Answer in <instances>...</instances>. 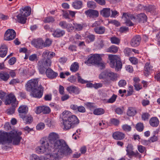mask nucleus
I'll list each match as a JSON object with an SVG mask.
<instances>
[{
  "label": "nucleus",
  "instance_id": "63",
  "mask_svg": "<svg viewBox=\"0 0 160 160\" xmlns=\"http://www.w3.org/2000/svg\"><path fill=\"white\" fill-rule=\"evenodd\" d=\"M138 150L141 153L143 152L145 150V148L142 145H139L138 146Z\"/></svg>",
  "mask_w": 160,
  "mask_h": 160
},
{
  "label": "nucleus",
  "instance_id": "25",
  "mask_svg": "<svg viewBox=\"0 0 160 160\" xmlns=\"http://www.w3.org/2000/svg\"><path fill=\"white\" fill-rule=\"evenodd\" d=\"M153 70V67L149 63H147L145 66L144 74L147 76Z\"/></svg>",
  "mask_w": 160,
  "mask_h": 160
},
{
  "label": "nucleus",
  "instance_id": "21",
  "mask_svg": "<svg viewBox=\"0 0 160 160\" xmlns=\"http://www.w3.org/2000/svg\"><path fill=\"white\" fill-rule=\"evenodd\" d=\"M85 13L87 15L91 18H97L99 15L98 12L94 10L89 9L86 11Z\"/></svg>",
  "mask_w": 160,
  "mask_h": 160
},
{
  "label": "nucleus",
  "instance_id": "30",
  "mask_svg": "<svg viewBox=\"0 0 160 160\" xmlns=\"http://www.w3.org/2000/svg\"><path fill=\"white\" fill-rule=\"evenodd\" d=\"M83 3L82 1L75 0L72 3V7L75 9H79L82 7Z\"/></svg>",
  "mask_w": 160,
  "mask_h": 160
},
{
  "label": "nucleus",
  "instance_id": "6",
  "mask_svg": "<svg viewBox=\"0 0 160 160\" xmlns=\"http://www.w3.org/2000/svg\"><path fill=\"white\" fill-rule=\"evenodd\" d=\"M108 57L111 67L115 68V70L118 71L122 68V64L119 57L116 55L112 54L109 55Z\"/></svg>",
  "mask_w": 160,
  "mask_h": 160
},
{
  "label": "nucleus",
  "instance_id": "49",
  "mask_svg": "<svg viewBox=\"0 0 160 160\" xmlns=\"http://www.w3.org/2000/svg\"><path fill=\"white\" fill-rule=\"evenodd\" d=\"M122 128L123 131L126 132H130L132 129L131 126L127 124L123 125L122 126Z\"/></svg>",
  "mask_w": 160,
  "mask_h": 160
},
{
  "label": "nucleus",
  "instance_id": "42",
  "mask_svg": "<svg viewBox=\"0 0 160 160\" xmlns=\"http://www.w3.org/2000/svg\"><path fill=\"white\" fill-rule=\"evenodd\" d=\"M87 6L89 8L94 9L96 7V3L94 1H90L87 2Z\"/></svg>",
  "mask_w": 160,
  "mask_h": 160
},
{
  "label": "nucleus",
  "instance_id": "64",
  "mask_svg": "<svg viewBox=\"0 0 160 160\" xmlns=\"http://www.w3.org/2000/svg\"><path fill=\"white\" fill-rule=\"evenodd\" d=\"M67 23L65 21H62L60 22L59 25L63 28H65L67 26Z\"/></svg>",
  "mask_w": 160,
  "mask_h": 160
},
{
  "label": "nucleus",
  "instance_id": "27",
  "mask_svg": "<svg viewBox=\"0 0 160 160\" xmlns=\"http://www.w3.org/2000/svg\"><path fill=\"white\" fill-rule=\"evenodd\" d=\"M149 122L152 127H156L158 125L159 121L157 117H153L150 119Z\"/></svg>",
  "mask_w": 160,
  "mask_h": 160
},
{
  "label": "nucleus",
  "instance_id": "24",
  "mask_svg": "<svg viewBox=\"0 0 160 160\" xmlns=\"http://www.w3.org/2000/svg\"><path fill=\"white\" fill-rule=\"evenodd\" d=\"M8 47L6 45L2 44L0 48V57L1 58L5 57L8 52Z\"/></svg>",
  "mask_w": 160,
  "mask_h": 160
},
{
  "label": "nucleus",
  "instance_id": "22",
  "mask_svg": "<svg viewBox=\"0 0 160 160\" xmlns=\"http://www.w3.org/2000/svg\"><path fill=\"white\" fill-rule=\"evenodd\" d=\"M20 12L22 15L27 17L31 14V8L28 6H26L25 7H22L20 10Z\"/></svg>",
  "mask_w": 160,
  "mask_h": 160
},
{
  "label": "nucleus",
  "instance_id": "61",
  "mask_svg": "<svg viewBox=\"0 0 160 160\" xmlns=\"http://www.w3.org/2000/svg\"><path fill=\"white\" fill-rule=\"evenodd\" d=\"M133 85L135 89L137 91H138L142 88V86L138 83H134Z\"/></svg>",
  "mask_w": 160,
  "mask_h": 160
},
{
  "label": "nucleus",
  "instance_id": "35",
  "mask_svg": "<svg viewBox=\"0 0 160 160\" xmlns=\"http://www.w3.org/2000/svg\"><path fill=\"white\" fill-rule=\"evenodd\" d=\"M94 30L95 32L99 34H101L104 33L105 31V28L104 27L100 26L98 27H95Z\"/></svg>",
  "mask_w": 160,
  "mask_h": 160
},
{
  "label": "nucleus",
  "instance_id": "17",
  "mask_svg": "<svg viewBox=\"0 0 160 160\" xmlns=\"http://www.w3.org/2000/svg\"><path fill=\"white\" fill-rule=\"evenodd\" d=\"M69 113L67 114V117L68 119V120L70 121V123L72 124L73 125L77 124L79 123V120L77 117L75 115H72L71 112L68 111Z\"/></svg>",
  "mask_w": 160,
  "mask_h": 160
},
{
  "label": "nucleus",
  "instance_id": "29",
  "mask_svg": "<svg viewBox=\"0 0 160 160\" xmlns=\"http://www.w3.org/2000/svg\"><path fill=\"white\" fill-rule=\"evenodd\" d=\"M9 78V74L7 72L4 71L0 72V80L6 82L8 81Z\"/></svg>",
  "mask_w": 160,
  "mask_h": 160
},
{
  "label": "nucleus",
  "instance_id": "57",
  "mask_svg": "<svg viewBox=\"0 0 160 160\" xmlns=\"http://www.w3.org/2000/svg\"><path fill=\"white\" fill-rule=\"evenodd\" d=\"M155 10V8L154 6H149L146 9L147 12H154Z\"/></svg>",
  "mask_w": 160,
  "mask_h": 160
},
{
  "label": "nucleus",
  "instance_id": "47",
  "mask_svg": "<svg viewBox=\"0 0 160 160\" xmlns=\"http://www.w3.org/2000/svg\"><path fill=\"white\" fill-rule=\"evenodd\" d=\"M43 157H39L35 154L32 155L30 158V160H43Z\"/></svg>",
  "mask_w": 160,
  "mask_h": 160
},
{
  "label": "nucleus",
  "instance_id": "45",
  "mask_svg": "<svg viewBox=\"0 0 160 160\" xmlns=\"http://www.w3.org/2000/svg\"><path fill=\"white\" fill-rule=\"evenodd\" d=\"M144 126L143 123L140 122L138 123L136 126V128L138 131L141 132L143 130Z\"/></svg>",
  "mask_w": 160,
  "mask_h": 160
},
{
  "label": "nucleus",
  "instance_id": "31",
  "mask_svg": "<svg viewBox=\"0 0 160 160\" xmlns=\"http://www.w3.org/2000/svg\"><path fill=\"white\" fill-rule=\"evenodd\" d=\"M100 14L105 18H108L111 14L110 9L109 8H104L100 12Z\"/></svg>",
  "mask_w": 160,
  "mask_h": 160
},
{
  "label": "nucleus",
  "instance_id": "59",
  "mask_svg": "<svg viewBox=\"0 0 160 160\" xmlns=\"http://www.w3.org/2000/svg\"><path fill=\"white\" fill-rule=\"evenodd\" d=\"M149 116L150 115L148 113H144L142 115V119L144 121L147 120L148 119Z\"/></svg>",
  "mask_w": 160,
  "mask_h": 160
},
{
  "label": "nucleus",
  "instance_id": "52",
  "mask_svg": "<svg viewBox=\"0 0 160 160\" xmlns=\"http://www.w3.org/2000/svg\"><path fill=\"white\" fill-rule=\"evenodd\" d=\"M129 60L133 64H136L138 62L137 59L134 57H131L129 58Z\"/></svg>",
  "mask_w": 160,
  "mask_h": 160
},
{
  "label": "nucleus",
  "instance_id": "46",
  "mask_svg": "<svg viewBox=\"0 0 160 160\" xmlns=\"http://www.w3.org/2000/svg\"><path fill=\"white\" fill-rule=\"evenodd\" d=\"M123 52L126 56L128 57L131 55L132 53V49L130 48H127L124 49Z\"/></svg>",
  "mask_w": 160,
  "mask_h": 160
},
{
  "label": "nucleus",
  "instance_id": "3",
  "mask_svg": "<svg viewBox=\"0 0 160 160\" xmlns=\"http://www.w3.org/2000/svg\"><path fill=\"white\" fill-rule=\"evenodd\" d=\"M59 138V135L58 133L52 132L49 134L48 139H46L51 147L54 149L71 150L64 140L58 139Z\"/></svg>",
  "mask_w": 160,
  "mask_h": 160
},
{
  "label": "nucleus",
  "instance_id": "48",
  "mask_svg": "<svg viewBox=\"0 0 160 160\" xmlns=\"http://www.w3.org/2000/svg\"><path fill=\"white\" fill-rule=\"evenodd\" d=\"M110 122L111 124L115 126H118L119 123V120L115 118L111 119Z\"/></svg>",
  "mask_w": 160,
  "mask_h": 160
},
{
  "label": "nucleus",
  "instance_id": "7",
  "mask_svg": "<svg viewBox=\"0 0 160 160\" xmlns=\"http://www.w3.org/2000/svg\"><path fill=\"white\" fill-rule=\"evenodd\" d=\"M40 143L41 146L37 147L36 148V152L38 153H48L49 152L52 148L46 138H42L40 141Z\"/></svg>",
  "mask_w": 160,
  "mask_h": 160
},
{
  "label": "nucleus",
  "instance_id": "50",
  "mask_svg": "<svg viewBox=\"0 0 160 160\" xmlns=\"http://www.w3.org/2000/svg\"><path fill=\"white\" fill-rule=\"evenodd\" d=\"M42 113L43 114H48L51 112L49 107L47 106H42Z\"/></svg>",
  "mask_w": 160,
  "mask_h": 160
},
{
  "label": "nucleus",
  "instance_id": "56",
  "mask_svg": "<svg viewBox=\"0 0 160 160\" xmlns=\"http://www.w3.org/2000/svg\"><path fill=\"white\" fill-rule=\"evenodd\" d=\"M77 110L79 112L82 113H84L86 112L85 108L82 106H80L78 107Z\"/></svg>",
  "mask_w": 160,
  "mask_h": 160
},
{
  "label": "nucleus",
  "instance_id": "19",
  "mask_svg": "<svg viewBox=\"0 0 160 160\" xmlns=\"http://www.w3.org/2000/svg\"><path fill=\"white\" fill-rule=\"evenodd\" d=\"M133 146L131 144L128 145L127 147V149L126 151L127 152V155H128L130 158H131L132 156H136L138 152H134L133 151Z\"/></svg>",
  "mask_w": 160,
  "mask_h": 160
},
{
  "label": "nucleus",
  "instance_id": "43",
  "mask_svg": "<svg viewBox=\"0 0 160 160\" xmlns=\"http://www.w3.org/2000/svg\"><path fill=\"white\" fill-rule=\"evenodd\" d=\"M52 40L49 38H47L45 42L43 41V47H48L52 44Z\"/></svg>",
  "mask_w": 160,
  "mask_h": 160
},
{
  "label": "nucleus",
  "instance_id": "55",
  "mask_svg": "<svg viewBox=\"0 0 160 160\" xmlns=\"http://www.w3.org/2000/svg\"><path fill=\"white\" fill-rule=\"evenodd\" d=\"M126 84V82L125 80H120L118 83V86L120 87H124Z\"/></svg>",
  "mask_w": 160,
  "mask_h": 160
},
{
  "label": "nucleus",
  "instance_id": "11",
  "mask_svg": "<svg viewBox=\"0 0 160 160\" xmlns=\"http://www.w3.org/2000/svg\"><path fill=\"white\" fill-rule=\"evenodd\" d=\"M43 91L44 88L40 84L38 87L32 91V95L34 98H40L42 97Z\"/></svg>",
  "mask_w": 160,
  "mask_h": 160
},
{
  "label": "nucleus",
  "instance_id": "5",
  "mask_svg": "<svg viewBox=\"0 0 160 160\" xmlns=\"http://www.w3.org/2000/svg\"><path fill=\"white\" fill-rule=\"evenodd\" d=\"M122 18H124L126 25L129 26H132L133 25L132 22L130 21V20L133 19V21L135 22H146L147 20V17L144 13L138 14L136 17H135L130 13H123Z\"/></svg>",
  "mask_w": 160,
  "mask_h": 160
},
{
  "label": "nucleus",
  "instance_id": "32",
  "mask_svg": "<svg viewBox=\"0 0 160 160\" xmlns=\"http://www.w3.org/2000/svg\"><path fill=\"white\" fill-rule=\"evenodd\" d=\"M65 33V32L64 30L57 29L54 31L52 35L55 37L59 38L62 36Z\"/></svg>",
  "mask_w": 160,
  "mask_h": 160
},
{
  "label": "nucleus",
  "instance_id": "1",
  "mask_svg": "<svg viewBox=\"0 0 160 160\" xmlns=\"http://www.w3.org/2000/svg\"><path fill=\"white\" fill-rule=\"evenodd\" d=\"M20 131L13 130L9 133L2 131H0V144H4L6 143H10L12 142L14 145H18L20 144L22 138Z\"/></svg>",
  "mask_w": 160,
  "mask_h": 160
},
{
  "label": "nucleus",
  "instance_id": "9",
  "mask_svg": "<svg viewBox=\"0 0 160 160\" xmlns=\"http://www.w3.org/2000/svg\"><path fill=\"white\" fill-rule=\"evenodd\" d=\"M104 54H94L88 58V60L85 63L87 65L94 64L97 65L102 60L101 57L104 56Z\"/></svg>",
  "mask_w": 160,
  "mask_h": 160
},
{
  "label": "nucleus",
  "instance_id": "53",
  "mask_svg": "<svg viewBox=\"0 0 160 160\" xmlns=\"http://www.w3.org/2000/svg\"><path fill=\"white\" fill-rule=\"evenodd\" d=\"M45 127L44 124L43 123H40L38 124L36 126V129L38 130H40L43 129Z\"/></svg>",
  "mask_w": 160,
  "mask_h": 160
},
{
  "label": "nucleus",
  "instance_id": "10",
  "mask_svg": "<svg viewBox=\"0 0 160 160\" xmlns=\"http://www.w3.org/2000/svg\"><path fill=\"white\" fill-rule=\"evenodd\" d=\"M38 80L37 79H31L28 81L26 85V89L27 91H32L38 86Z\"/></svg>",
  "mask_w": 160,
  "mask_h": 160
},
{
  "label": "nucleus",
  "instance_id": "54",
  "mask_svg": "<svg viewBox=\"0 0 160 160\" xmlns=\"http://www.w3.org/2000/svg\"><path fill=\"white\" fill-rule=\"evenodd\" d=\"M117 97V95L113 94L112 97L108 100L107 102L108 103H111L115 101Z\"/></svg>",
  "mask_w": 160,
  "mask_h": 160
},
{
  "label": "nucleus",
  "instance_id": "23",
  "mask_svg": "<svg viewBox=\"0 0 160 160\" xmlns=\"http://www.w3.org/2000/svg\"><path fill=\"white\" fill-rule=\"evenodd\" d=\"M67 90L70 93H74L78 94L80 92L79 89L74 85L69 86L66 88Z\"/></svg>",
  "mask_w": 160,
  "mask_h": 160
},
{
  "label": "nucleus",
  "instance_id": "2",
  "mask_svg": "<svg viewBox=\"0 0 160 160\" xmlns=\"http://www.w3.org/2000/svg\"><path fill=\"white\" fill-rule=\"evenodd\" d=\"M55 56V53L50 51L48 50H45L42 54V58L38 62V68L40 73L43 74L45 73L46 69L51 66V59Z\"/></svg>",
  "mask_w": 160,
  "mask_h": 160
},
{
  "label": "nucleus",
  "instance_id": "40",
  "mask_svg": "<svg viewBox=\"0 0 160 160\" xmlns=\"http://www.w3.org/2000/svg\"><path fill=\"white\" fill-rule=\"evenodd\" d=\"M104 110L102 108H98L95 109L93 111V113L96 115H100L104 113Z\"/></svg>",
  "mask_w": 160,
  "mask_h": 160
},
{
  "label": "nucleus",
  "instance_id": "13",
  "mask_svg": "<svg viewBox=\"0 0 160 160\" xmlns=\"http://www.w3.org/2000/svg\"><path fill=\"white\" fill-rule=\"evenodd\" d=\"M69 113L68 111H64L62 113L63 125L66 129H69L71 127H73L74 126L72 124L70 123V121L68 120V119L66 116Z\"/></svg>",
  "mask_w": 160,
  "mask_h": 160
},
{
  "label": "nucleus",
  "instance_id": "18",
  "mask_svg": "<svg viewBox=\"0 0 160 160\" xmlns=\"http://www.w3.org/2000/svg\"><path fill=\"white\" fill-rule=\"evenodd\" d=\"M112 137L115 140H121L125 138V134L122 132L117 131L113 133Z\"/></svg>",
  "mask_w": 160,
  "mask_h": 160
},
{
  "label": "nucleus",
  "instance_id": "28",
  "mask_svg": "<svg viewBox=\"0 0 160 160\" xmlns=\"http://www.w3.org/2000/svg\"><path fill=\"white\" fill-rule=\"evenodd\" d=\"M18 111L19 113V115L20 117V115L24 116L25 115L28 111V108L26 106L23 105L20 106L18 109Z\"/></svg>",
  "mask_w": 160,
  "mask_h": 160
},
{
  "label": "nucleus",
  "instance_id": "44",
  "mask_svg": "<svg viewBox=\"0 0 160 160\" xmlns=\"http://www.w3.org/2000/svg\"><path fill=\"white\" fill-rule=\"evenodd\" d=\"M17 106H14L12 105V107L8 109L7 110V113L9 115L12 114L14 112L15 109V107Z\"/></svg>",
  "mask_w": 160,
  "mask_h": 160
},
{
  "label": "nucleus",
  "instance_id": "20",
  "mask_svg": "<svg viewBox=\"0 0 160 160\" xmlns=\"http://www.w3.org/2000/svg\"><path fill=\"white\" fill-rule=\"evenodd\" d=\"M46 72L45 71V73H46V75L50 78L53 79L56 78L58 75V73L55 72L53 71L50 68H47L46 70Z\"/></svg>",
  "mask_w": 160,
  "mask_h": 160
},
{
  "label": "nucleus",
  "instance_id": "33",
  "mask_svg": "<svg viewBox=\"0 0 160 160\" xmlns=\"http://www.w3.org/2000/svg\"><path fill=\"white\" fill-rule=\"evenodd\" d=\"M20 117L27 124H30L33 121L32 118L30 115H27L26 116L25 115L22 116L21 115Z\"/></svg>",
  "mask_w": 160,
  "mask_h": 160
},
{
  "label": "nucleus",
  "instance_id": "15",
  "mask_svg": "<svg viewBox=\"0 0 160 160\" xmlns=\"http://www.w3.org/2000/svg\"><path fill=\"white\" fill-rule=\"evenodd\" d=\"M141 41V37L139 35H137L133 37L131 39L130 44L132 47H136L139 45Z\"/></svg>",
  "mask_w": 160,
  "mask_h": 160
},
{
  "label": "nucleus",
  "instance_id": "37",
  "mask_svg": "<svg viewBox=\"0 0 160 160\" xmlns=\"http://www.w3.org/2000/svg\"><path fill=\"white\" fill-rule=\"evenodd\" d=\"M79 68V65L78 63L75 62L72 64L70 69L72 72H76L77 71Z\"/></svg>",
  "mask_w": 160,
  "mask_h": 160
},
{
  "label": "nucleus",
  "instance_id": "51",
  "mask_svg": "<svg viewBox=\"0 0 160 160\" xmlns=\"http://www.w3.org/2000/svg\"><path fill=\"white\" fill-rule=\"evenodd\" d=\"M29 60L31 61H37L38 60L37 55L34 54L30 55L29 58Z\"/></svg>",
  "mask_w": 160,
  "mask_h": 160
},
{
  "label": "nucleus",
  "instance_id": "39",
  "mask_svg": "<svg viewBox=\"0 0 160 160\" xmlns=\"http://www.w3.org/2000/svg\"><path fill=\"white\" fill-rule=\"evenodd\" d=\"M110 40L112 44L118 45L120 42V39L115 37H113L111 38Z\"/></svg>",
  "mask_w": 160,
  "mask_h": 160
},
{
  "label": "nucleus",
  "instance_id": "4",
  "mask_svg": "<svg viewBox=\"0 0 160 160\" xmlns=\"http://www.w3.org/2000/svg\"><path fill=\"white\" fill-rule=\"evenodd\" d=\"M54 149L51 153L47 154L45 157H43V160H58L65 156L69 155L72 152V150Z\"/></svg>",
  "mask_w": 160,
  "mask_h": 160
},
{
  "label": "nucleus",
  "instance_id": "12",
  "mask_svg": "<svg viewBox=\"0 0 160 160\" xmlns=\"http://www.w3.org/2000/svg\"><path fill=\"white\" fill-rule=\"evenodd\" d=\"M11 103L14 106H17L18 104L15 95L12 93H10L6 96L5 101V104L6 105H9Z\"/></svg>",
  "mask_w": 160,
  "mask_h": 160
},
{
  "label": "nucleus",
  "instance_id": "16",
  "mask_svg": "<svg viewBox=\"0 0 160 160\" xmlns=\"http://www.w3.org/2000/svg\"><path fill=\"white\" fill-rule=\"evenodd\" d=\"M32 44L38 48H42L43 46V41L41 38L34 39L31 42Z\"/></svg>",
  "mask_w": 160,
  "mask_h": 160
},
{
  "label": "nucleus",
  "instance_id": "34",
  "mask_svg": "<svg viewBox=\"0 0 160 160\" xmlns=\"http://www.w3.org/2000/svg\"><path fill=\"white\" fill-rule=\"evenodd\" d=\"M137 113L135 108L133 107H129L127 111V114L129 116H134Z\"/></svg>",
  "mask_w": 160,
  "mask_h": 160
},
{
  "label": "nucleus",
  "instance_id": "14",
  "mask_svg": "<svg viewBox=\"0 0 160 160\" xmlns=\"http://www.w3.org/2000/svg\"><path fill=\"white\" fill-rule=\"evenodd\" d=\"M16 36L15 31L11 29H8L4 34V39L6 40H11L13 39Z\"/></svg>",
  "mask_w": 160,
  "mask_h": 160
},
{
  "label": "nucleus",
  "instance_id": "62",
  "mask_svg": "<svg viewBox=\"0 0 160 160\" xmlns=\"http://www.w3.org/2000/svg\"><path fill=\"white\" fill-rule=\"evenodd\" d=\"M154 78L158 81L160 82V70L157 72L154 75Z\"/></svg>",
  "mask_w": 160,
  "mask_h": 160
},
{
  "label": "nucleus",
  "instance_id": "41",
  "mask_svg": "<svg viewBox=\"0 0 160 160\" xmlns=\"http://www.w3.org/2000/svg\"><path fill=\"white\" fill-rule=\"evenodd\" d=\"M54 21V18L52 16H49L45 18L43 21L45 23H52Z\"/></svg>",
  "mask_w": 160,
  "mask_h": 160
},
{
  "label": "nucleus",
  "instance_id": "8",
  "mask_svg": "<svg viewBox=\"0 0 160 160\" xmlns=\"http://www.w3.org/2000/svg\"><path fill=\"white\" fill-rule=\"evenodd\" d=\"M118 76L117 74L114 73L109 70H106L102 72L99 76L100 79L105 80H110L113 81H116Z\"/></svg>",
  "mask_w": 160,
  "mask_h": 160
},
{
  "label": "nucleus",
  "instance_id": "26",
  "mask_svg": "<svg viewBox=\"0 0 160 160\" xmlns=\"http://www.w3.org/2000/svg\"><path fill=\"white\" fill-rule=\"evenodd\" d=\"M27 19L26 17L20 13L17 15L16 21L18 22L23 24L26 23Z\"/></svg>",
  "mask_w": 160,
  "mask_h": 160
},
{
  "label": "nucleus",
  "instance_id": "36",
  "mask_svg": "<svg viewBox=\"0 0 160 160\" xmlns=\"http://www.w3.org/2000/svg\"><path fill=\"white\" fill-rule=\"evenodd\" d=\"M118 50V48L115 46L112 45L109 47L107 49V52L111 53H116Z\"/></svg>",
  "mask_w": 160,
  "mask_h": 160
},
{
  "label": "nucleus",
  "instance_id": "58",
  "mask_svg": "<svg viewBox=\"0 0 160 160\" xmlns=\"http://www.w3.org/2000/svg\"><path fill=\"white\" fill-rule=\"evenodd\" d=\"M42 106H39L36 108V110L35 112L37 114H39L41 112L42 113Z\"/></svg>",
  "mask_w": 160,
  "mask_h": 160
},
{
  "label": "nucleus",
  "instance_id": "60",
  "mask_svg": "<svg viewBox=\"0 0 160 160\" xmlns=\"http://www.w3.org/2000/svg\"><path fill=\"white\" fill-rule=\"evenodd\" d=\"M126 70L129 72H132L133 71V68L131 65H126L125 67Z\"/></svg>",
  "mask_w": 160,
  "mask_h": 160
},
{
  "label": "nucleus",
  "instance_id": "38",
  "mask_svg": "<svg viewBox=\"0 0 160 160\" xmlns=\"http://www.w3.org/2000/svg\"><path fill=\"white\" fill-rule=\"evenodd\" d=\"M73 25L74 29L77 31L81 30L83 27V25L81 24L74 23Z\"/></svg>",
  "mask_w": 160,
  "mask_h": 160
}]
</instances>
